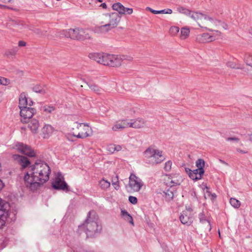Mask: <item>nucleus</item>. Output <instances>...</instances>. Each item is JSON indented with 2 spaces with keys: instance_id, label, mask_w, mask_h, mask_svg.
I'll return each instance as SVG.
<instances>
[{
  "instance_id": "obj_56",
  "label": "nucleus",
  "mask_w": 252,
  "mask_h": 252,
  "mask_svg": "<svg viewBox=\"0 0 252 252\" xmlns=\"http://www.w3.org/2000/svg\"><path fill=\"white\" fill-rule=\"evenodd\" d=\"M160 14H166V9L160 10Z\"/></svg>"
},
{
  "instance_id": "obj_13",
  "label": "nucleus",
  "mask_w": 252,
  "mask_h": 252,
  "mask_svg": "<svg viewBox=\"0 0 252 252\" xmlns=\"http://www.w3.org/2000/svg\"><path fill=\"white\" fill-rule=\"evenodd\" d=\"M35 113L36 110L33 108L29 107L23 108V109L20 110L21 121L23 123L29 122Z\"/></svg>"
},
{
  "instance_id": "obj_20",
  "label": "nucleus",
  "mask_w": 252,
  "mask_h": 252,
  "mask_svg": "<svg viewBox=\"0 0 252 252\" xmlns=\"http://www.w3.org/2000/svg\"><path fill=\"white\" fill-rule=\"evenodd\" d=\"M109 66L119 67L121 65L123 61V56L111 54Z\"/></svg>"
},
{
  "instance_id": "obj_50",
  "label": "nucleus",
  "mask_w": 252,
  "mask_h": 252,
  "mask_svg": "<svg viewBox=\"0 0 252 252\" xmlns=\"http://www.w3.org/2000/svg\"><path fill=\"white\" fill-rule=\"evenodd\" d=\"M185 171H186V173L188 174V175H189L190 174V173L192 171V170H190L189 168H186Z\"/></svg>"
},
{
  "instance_id": "obj_25",
  "label": "nucleus",
  "mask_w": 252,
  "mask_h": 252,
  "mask_svg": "<svg viewBox=\"0 0 252 252\" xmlns=\"http://www.w3.org/2000/svg\"><path fill=\"white\" fill-rule=\"evenodd\" d=\"M190 33V30L189 28L184 27L180 30L179 38L181 40H185L188 38Z\"/></svg>"
},
{
  "instance_id": "obj_44",
  "label": "nucleus",
  "mask_w": 252,
  "mask_h": 252,
  "mask_svg": "<svg viewBox=\"0 0 252 252\" xmlns=\"http://www.w3.org/2000/svg\"><path fill=\"white\" fill-rule=\"evenodd\" d=\"M189 176L190 179L195 181L200 180L201 179V176L200 175L198 176L197 175H195V174H194L192 172L190 173Z\"/></svg>"
},
{
  "instance_id": "obj_19",
  "label": "nucleus",
  "mask_w": 252,
  "mask_h": 252,
  "mask_svg": "<svg viewBox=\"0 0 252 252\" xmlns=\"http://www.w3.org/2000/svg\"><path fill=\"white\" fill-rule=\"evenodd\" d=\"M129 119H123L119 120L112 126V129L114 131L122 130L126 128L130 127Z\"/></svg>"
},
{
  "instance_id": "obj_55",
  "label": "nucleus",
  "mask_w": 252,
  "mask_h": 252,
  "mask_svg": "<svg viewBox=\"0 0 252 252\" xmlns=\"http://www.w3.org/2000/svg\"><path fill=\"white\" fill-rule=\"evenodd\" d=\"M219 161H220V163H222V164H225V165H228V164H227L225 161H224V160H222V159H220V160H219Z\"/></svg>"
},
{
  "instance_id": "obj_4",
  "label": "nucleus",
  "mask_w": 252,
  "mask_h": 252,
  "mask_svg": "<svg viewBox=\"0 0 252 252\" xmlns=\"http://www.w3.org/2000/svg\"><path fill=\"white\" fill-rule=\"evenodd\" d=\"M143 156L146 163L152 166L160 163L165 160L162 151L153 146L147 148L144 152Z\"/></svg>"
},
{
  "instance_id": "obj_9",
  "label": "nucleus",
  "mask_w": 252,
  "mask_h": 252,
  "mask_svg": "<svg viewBox=\"0 0 252 252\" xmlns=\"http://www.w3.org/2000/svg\"><path fill=\"white\" fill-rule=\"evenodd\" d=\"M9 204L0 198V228L5 223V221L9 216Z\"/></svg>"
},
{
  "instance_id": "obj_34",
  "label": "nucleus",
  "mask_w": 252,
  "mask_h": 252,
  "mask_svg": "<svg viewBox=\"0 0 252 252\" xmlns=\"http://www.w3.org/2000/svg\"><path fill=\"white\" fill-rule=\"evenodd\" d=\"M230 203L235 208H239L241 205L240 201L234 198L230 199Z\"/></svg>"
},
{
  "instance_id": "obj_30",
  "label": "nucleus",
  "mask_w": 252,
  "mask_h": 252,
  "mask_svg": "<svg viewBox=\"0 0 252 252\" xmlns=\"http://www.w3.org/2000/svg\"><path fill=\"white\" fill-rule=\"evenodd\" d=\"M134 114V111L131 108H126L124 109L121 113L123 117H130Z\"/></svg>"
},
{
  "instance_id": "obj_15",
  "label": "nucleus",
  "mask_w": 252,
  "mask_h": 252,
  "mask_svg": "<svg viewBox=\"0 0 252 252\" xmlns=\"http://www.w3.org/2000/svg\"><path fill=\"white\" fill-rule=\"evenodd\" d=\"M167 178L166 184L171 187L180 185L183 181L182 176L178 173L168 175Z\"/></svg>"
},
{
  "instance_id": "obj_40",
  "label": "nucleus",
  "mask_w": 252,
  "mask_h": 252,
  "mask_svg": "<svg viewBox=\"0 0 252 252\" xmlns=\"http://www.w3.org/2000/svg\"><path fill=\"white\" fill-rule=\"evenodd\" d=\"M226 65L227 67L231 68L240 69V67H237L236 63L233 61H228L226 63Z\"/></svg>"
},
{
  "instance_id": "obj_17",
  "label": "nucleus",
  "mask_w": 252,
  "mask_h": 252,
  "mask_svg": "<svg viewBox=\"0 0 252 252\" xmlns=\"http://www.w3.org/2000/svg\"><path fill=\"white\" fill-rule=\"evenodd\" d=\"M130 127L134 129L144 128L147 125V121L143 118L138 117L135 119H129Z\"/></svg>"
},
{
  "instance_id": "obj_5",
  "label": "nucleus",
  "mask_w": 252,
  "mask_h": 252,
  "mask_svg": "<svg viewBox=\"0 0 252 252\" xmlns=\"http://www.w3.org/2000/svg\"><path fill=\"white\" fill-rule=\"evenodd\" d=\"M70 132L73 137L80 139L90 137L93 134L92 127L88 124L78 122L72 124Z\"/></svg>"
},
{
  "instance_id": "obj_1",
  "label": "nucleus",
  "mask_w": 252,
  "mask_h": 252,
  "mask_svg": "<svg viewBox=\"0 0 252 252\" xmlns=\"http://www.w3.org/2000/svg\"><path fill=\"white\" fill-rule=\"evenodd\" d=\"M50 173V168L46 163L36 161L24 176L25 185L34 190L49 180Z\"/></svg>"
},
{
  "instance_id": "obj_38",
  "label": "nucleus",
  "mask_w": 252,
  "mask_h": 252,
  "mask_svg": "<svg viewBox=\"0 0 252 252\" xmlns=\"http://www.w3.org/2000/svg\"><path fill=\"white\" fill-rule=\"evenodd\" d=\"M165 198L167 200H170L173 199L174 197V193L172 191L169 189L167 190L166 192H164Z\"/></svg>"
},
{
  "instance_id": "obj_58",
  "label": "nucleus",
  "mask_w": 252,
  "mask_h": 252,
  "mask_svg": "<svg viewBox=\"0 0 252 252\" xmlns=\"http://www.w3.org/2000/svg\"><path fill=\"white\" fill-rule=\"evenodd\" d=\"M249 140L252 142V133L249 135Z\"/></svg>"
},
{
  "instance_id": "obj_39",
  "label": "nucleus",
  "mask_w": 252,
  "mask_h": 252,
  "mask_svg": "<svg viewBox=\"0 0 252 252\" xmlns=\"http://www.w3.org/2000/svg\"><path fill=\"white\" fill-rule=\"evenodd\" d=\"M200 221L202 223H206L208 226H210V222L206 219L205 216L203 213H200L199 215Z\"/></svg>"
},
{
  "instance_id": "obj_49",
  "label": "nucleus",
  "mask_w": 252,
  "mask_h": 252,
  "mask_svg": "<svg viewBox=\"0 0 252 252\" xmlns=\"http://www.w3.org/2000/svg\"><path fill=\"white\" fill-rule=\"evenodd\" d=\"M172 12H173V11H172V9H169V8L166 9V14H171L172 13Z\"/></svg>"
},
{
  "instance_id": "obj_26",
  "label": "nucleus",
  "mask_w": 252,
  "mask_h": 252,
  "mask_svg": "<svg viewBox=\"0 0 252 252\" xmlns=\"http://www.w3.org/2000/svg\"><path fill=\"white\" fill-rule=\"evenodd\" d=\"M98 185L101 189L107 190L110 187L111 183L109 181L102 178L99 181Z\"/></svg>"
},
{
  "instance_id": "obj_12",
  "label": "nucleus",
  "mask_w": 252,
  "mask_h": 252,
  "mask_svg": "<svg viewBox=\"0 0 252 252\" xmlns=\"http://www.w3.org/2000/svg\"><path fill=\"white\" fill-rule=\"evenodd\" d=\"M216 33L211 32L210 33H204L198 34L196 36V40L199 43H207L215 41L218 39L220 35L217 34L218 33L216 32Z\"/></svg>"
},
{
  "instance_id": "obj_3",
  "label": "nucleus",
  "mask_w": 252,
  "mask_h": 252,
  "mask_svg": "<svg viewBox=\"0 0 252 252\" xmlns=\"http://www.w3.org/2000/svg\"><path fill=\"white\" fill-rule=\"evenodd\" d=\"M121 17L118 13H106L100 19V26H96L94 31L97 33H106L116 28L119 24Z\"/></svg>"
},
{
  "instance_id": "obj_57",
  "label": "nucleus",
  "mask_w": 252,
  "mask_h": 252,
  "mask_svg": "<svg viewBox=\"0 0 252 252\" xmlns=\"http://www.w3.org/2000/svg\"><path fill=\"white\" fill-rule=\"evenodd\" d=\"M5 2L11 3L13 2L14 0H3Z\"/></svg>"
},
{
  "instance_id": "obj_41",
  "label": "nucleus",
  "mask_w": 252,
  "mask_h": 252,
  "mask_svg": "<svg viewBox=\"0 0 252 252\" xmlns=\"http://www.w3.org/2000/svg\"><path fill=\"white\" fill-rule=\"evenodd\" d=\"M177 11L179 13H183V14H190V13L192 12H189L188 9H187L182 6L178 7L177 8ZM189 16H190V15H189Z\"/></svg>"
},
{
  "instance_id": "obj_54",
  "label": "nucleus",
  "mask_w": 252,
  "mask_h": 252,
  "mask_svg": "<svg viewBox=\"0 0 252 252\" xmlns=\"http://www.w3.org/2000/svg\"><path fill=\"white\" fill-rule=\"evenodd\" d=\"M238 139L237 138H236V137H230V138H228L227 139V140L229 141V140H234V141H236V140H238Z\"/></svg>"
},
{
  "instance_id": "obj_35",
  "label": "nucleus",
  "mask_w": 252,
  "mask_h": 252,
  "mask_svg": "<svg viewBox=\"0 0 252 252\" xmlns=\"http://www.w3.org/2000/svg\"><path fill=\"white\" fill-rule=\"evenodd\" d=\"M180 31V29L177 26H172L169 29V33L172 36H176Z\"/></svg>"
},
{
  "instance_id": "obj_7",
  "label": "nucleus",
  "mask_w": 252,
  "mask_h": 252,
  "mask_svg": "<svg viewBox=\"0 0 252 252\" xmlns=\"http://www.w3.org/2000/svg\"><path fill=\"white\" fill-rule=\"evenodd\" d=\"M93 213L91 211L89 212L88 218L85 222L79 226L80 229L84 230L88 237L93 236L96 232L101 229V226L99 225L97 219L91 217Z\"/></svg>"
},
{
  "instance_id": "obj_18",
  "label": "nucleus",
  "mask_w": 252,
  "mask_h": 252,
  "mask_svg": "<svg viewBox=\"0 0 252 252\" xmlns=\"http://www.w3.org/2000/svg\"><path fill=\"white\" fill-rule=\"evenodd\" d=\"M33 102L31 99L28 100V98L24 93L20 94L19 98V107L20 110L28 107V105L31 106Z\"/></svg>"
},
{
  "instance_id": "obj_16",
  "label": "nucleus",
  "mask_w": 252,
  "mask_h": 252,
  "mask_svg": "<svg viewBox=\"0 0 252 252\" xmlns=\"http://www.w3.org/2000/svg\"><path fill=\"white\" fill-rule=\"evenodd\" d=\"M112 9L118 12L119 15H130L133 13V9L125 7L120 2H117L113 4Z\"/></svg>"
},
{
  "instance_id": "obj_24",
  "label": "nucleus",
  "mask_w": 252,
  "mask_h": 252,
  "mask_svg": "<svg viewBox=\"0 0 252 252\" xmlns=\"http://www.w3.org/2000/svg\"><path fill=\"white\" fill-rule=\"evenodd\" d=\"M27 123H28V128L32 133H37L39 127V123L38 120L36 119H32Z\"/></svg>"
},
{
  "instance_id": "obj_43",
  "label": "nucleus",
  "mask_w": 252,
  "mask_h": 252,
  "mask_svg": "<svg viewBox=\"0 0 252 252\" xmlns=\"http://www.w3.org/2000/svg\"><path fill=\"white\" fill-rule=\"evenodd\" d=\"M0 85H2L4 86L8 85L10 82V80L6 78L0 77Z\"/></svg>"
},
{
  "instance_id": "obj_27",
  "label": "nucleus",
  "mask_w": 252,
  "mask_h": 252,
  "mask_svg": "<svg viewBox=\"0 0 252 252\" xmlns=\"http://www.w3.org/2000/svg\"><path fill=\"white\" fill-rule=\"evenodd\" d=\"M55 110V108L52 106L44 105L41 107L40 110L45 115L51 114Z\"/></svg>"
},
{
  "instance_id": "obj_48",
  "label": "nucleus",
  "mask_w": 252,
  "mask_h": 252,
  "mask_svg": "<svg viewBox=\"0 0 252 252\" xmlns=\"http://www.w3.org/2000/svg\"><path fill=\"white\" fill-rule=\"evenodd\" d=\"M18 45L19 47H24L26 45V43L24 41L20 40L18 42Z\"/></svg>"
},
{
  "instance_id": "obj_46",
  "label": "nucleus",
  "mask_w": 252,
  "mask_h": 252,
  "mask_svg": "<svg viewBox=\"0 0 252 252\" xmlns=\"http://www.w3.org/2000/svg\"><path fill=\"white\" fill-rule=\"evenodd\" d=\"M191 172L195 174V175H197L198 176L200 175L201 176V178H202V176L203 175V174H200V170H198V168L192 170Z\"/></svg>"
},
{
  "instance_id": "obj_45",
  "label": "nucleus",
  "mask_w": 252,
  "mask_h": 252,
  "mask_svg": "<svg viewBox=\"0 0 252 252\" xmlns=\"http://www.w3.org/2000/svg\"><path fill=\"white\" fill-rule=\"evenodd\" d=\"M128 200L131 203H132L133 204H136L137 203V199L135 196H129Z\"/></svg>"
},
{
  "instance_id": "obj_28",
  "label": "nucleus",
  "mask_w": 252,
  "mask_h": 252,
  "mask_svg": "<svg viewBox=\"0 0 252 252\" xmlns=\"http://www.w3.org/2000/svg\"><path fill=\"white\" fill-rule=\"evenodd\" d=\"M244 62L248 66L252 67V54L249 53H246L244 54L243 58Z\"/></svg>"
},
{
  "instance_id": "obj_53",
  "label": "nucleus",
  "mask_w": 252,
  "mask_h": 252,
  "mask_svg": "<svg viewBox=\"0 0 252 252\" xmlns=\"http://www.w3.org/2000/svg\"><path fill=\"white\" fill-rule=\"evenodd\" d=\"M100 6L102 7L103 9H106L107 5L105 3H103L101 4Z\"/></svg>"
},
{
  "instance_id": "obj_51",
  "label": "nucleus",
  "mask_w": 252,
  "mask_h": 252,
  "mask_svg": "<svg viewBox=\"0 0 252 252\" xmlns=\"http://www.w3.org/2000/svg\"><path fill=\"white\" fill-rule=\"evenodd\" d=\"M237 150L238 152L242 153H244V154H246V153H248V151L247 150L242 151V150H240L239 149H237Z\"/></svg>"
},
{
  "instance_id": "obj_37",
  "label": "nucleus",
  "mask_w": 252,
  "mask_h": 252,
  "mask_svg": "<svg viewBox=\"0 0 252 252\" xmlns=\"http://www.w3.org/2000/svg\"><path fill=\"white\" fill-rule=\"evenodd\" d=\"M33 90L36 93H39L41 94H45L46 93L45 90L42 88L40 85H36L33 88Z\"/></svg>"
},
{
  "instance_id": "obj_29",
  "label": "nucleus",
  "mask_w": 252,
  "mask_h": 252,
  "mask_svg": "<svg viewBox=\"0 0 252 252\" xmlns=\"http://www.w3.org/2000/svg\"><path fill=\"white\" fill-rule=\"evenodd\" d=\"M88 85L92 91L97 94H100L103 92V90L95 84L90 83Z\"/></svg>"
},
{
  "instance_id": "obj_11",
  "label": "nucleus",
  "mask_w": 252,
  "mask_h": 252,
  "mask_svg": "<svg viewBox=\"0 0 252 252\" xmlns=\"http://www.w3.org/2000/svg\"><path fill=\"white\" fill-rule=\"evenodd\" d=\"M144 183L142 180L133 174L129 177L128 186L133 191L138 192L142 188Z\"/></svg>"
},
{
  "instance_id": "obj_2",
  "label": "nucleus",
  "mask_w": 252,
  "mask_h": 252,
  "mask_svg": "<svg viewBox=\"0 0 252 252\" xmlns=\"http://www.w3.org/2000/svg\"><path fill=\"white\" fill-rule=\"evenodd\" d=\"M190 15V17L197 23L201 28L210 32L216 33L217 32V34L221 36V31L228 29V25L225 22L214 17L198 12H191Z\"/></svg>"
},
{
  "instance_id": "obj_59",
  "label": "nucleus",
  "mask_w": 252,
  "mask_h": 252,
  "mask_svg": "<svg viewBox=\"0 0 252 252\" xmlns=\"http://www.w3.org/2000/svg\"><path fill=\"white\" fill-rule=\"evenodd\" d=\"M1 100H2V95H1V93L0 92V102L1 101Z\"/></svg>"
},
{
  "instance_id": "obj_42",
  "label": "nucleus",
  "mask_w": 252,
  "mask_h": 252,
  "mask_svg": "<svg viewBox=\"0 0 252 252\" xmlns=\"http://www.w3.org/2000/svg\"><path fill=\"white\" fill-rule=\"evenodd\" d=\"M172 166V162L170 160L165 163L164 169L166 171H169L171 170Z\"/></svg>"
},
{
  "instance_id": "obj_10",
  "label": "nucleus",
  "mask_w": 252,
  "mask_h": 252,
  "mask_svg": "<svg viewBox=\"0 0 252 252\" xmlns=\"http://www.w3.org/2000/svg\"><path fill=\"white\" fill-rule=\"evenodd\" d=\"M53 188L57 190H62L66 192L69 191L68 186L64 181V178L61 173H58L52 182Z\"/></svg>"
},
{
  "instance_id": "obj_31",
  "label": "nucleus",
  "mask_w": 252,
  "mask_h": 252,
  "mask_svg": "<svg viewBox=\"0 0 252 252\" xmlns=\"http://www.w3.org/2000/svg\"><path fill=\"white\" fill-rule=\"evenodd\" d=\"M195 164L198 170H200V174L204 173V167L205 166V161L202 159H198L196 160Z\"/></svg>"
},
{
  "instance_id": "obj_33",
  "label": "nucleus",
  "mask_w": 252,
  "mask_h": 252,
  "mask_svg": "<svg viewBox=\"0 0 252 252\" xmlns=\"http://www.w3.org/2000/svg\"><path fill=\"white\" fill-rule=\"evenodd\" d=\"M121 213L122 216L125 218V220H126L127 221L132 224H133V219L127 211L125 210H122Z\"/></svg>"
},
{
  "instance_id": "obj_52",
  "label": "nucleus",
  "mask_w": 252,
  "mask_h": 252,
  "mask_svg": "<svg viewBox=\"0 0 252 252\" xmlns=\"http://www.w3.org/2000/svg\"><path fill=\"white\" fill-rule=\"evenodd\" d=\"M4 184L2 183V181L0 179V190L2 189L3 188Z\"/></svg>"
},
{
  "instance_id": "obj_6",
  "label": "nucleus",
  "mask_w": 252,
  "mask_h": 252,
  "mask_svg": "<svg viewBox=\"0 0 252 252\" xmlns=\"http://www.w3.org/2000/svg\"><path fill=\"white\" fill-rule=\"evenodd\" d=\"M63 34L66 37L78 40H84L92 38L91 32L88 30L76 28L63 31Z\"/></svg>"
},
{
  "instance_id": "obj_32",
  "label": "nucleus",
  "mask_w": 252,
  "mask_h": 252,
  "mask_svg": "<svg viewBox=\"0 0 252 252\" xmlns=\"http://www.w3.org/2000/svg\"><path fill=\"white\" fill-rule=\"evenodd\" d=\"M121 147L119 145H116L114 143H110L108 147V150L111 153H113L115 151H119L121 150Z\"/></svg>"
},
{
  "instance_id": "obj_23",
  "label": "nucleus",
  "mask_w": 252,
  "mask_h": 252,
  "mask_svg": "<svg viewBox=\"0 0 252 252\" xmlns=\"http://www.w3.org/2000/svg\"><path fill=\"white\" fill-rule=\"evenodd\" d=\"M12 158L23 168H25L30 164V162L28 158L16 154L13 155L12 156Z\"/></svg>"
},
{
  "instance_id": "obj_14",
  "label": "nucleus",
  "mask_w": 252,
  "mask_h": 252,
  "mask_svg": "<svg viewBox=\"0 0 252 252\" xmlns=\"http://www.w3.org/2000/svg\"><path fill=\"white\" fill-rule=\"evenodd\" d=\"M13 148L29 157H34L35 156L34 151L30 146L24 143H17Z\"/></svg>"
},
{
  "instance_id": "obj_60",
  "label": "nucleus",
  "mask_w": 252,
  "mask_h": 252,
  "mask_svg": "<svg viewBox=\"0 0 252 252\" xmlns=\"http://www.w3.org/2000/svg\"><path fill=\"white\" fill-rule=\"evenodd\" d=\"M98 2H101L102 0H97Z\"/></svg>"
},
{
  "instance_id": "obj_21",
  "label": "nucleus",
  "mask_w": 252,
  "mask_h": 252,
  "mask_svg": "<svg viewBox=\"0 0 252 252\" xmlns=\"http://www.w3.org/2000/svg\"><path fill=\"white\" fill-rule=\"evenodd\" d=\"M181 222L184 224L190 225L193 221L191 212L189 210L183 211L180 217Z\"/></svg>"
},
{
  "instance_id": "obj_22",
  "label": "nucleus",
  "mask_w": 252,
  "mask_h": 252,
  "mask_svg": "<svg viewBox=\"0 0 252 252\" xmlns=\"http://www.w3.org/2000/svg\"><path fill=\"white\" fill-rule=\"evenodd\" d=\"M54 130V127L51 125L45 124L41 128L40 135L44 138H48L52 134Z\"/></svg>"
},
{
  "instance_id": "obj_61",
  "label": "nucleus",
  "mask_w": 252,
  "mask_h": 252,
  "mask_svg": "<svg viewBox=\"0 0 252 252\" xmlns=\"http://www.w3.org/2000/svg\"><path fill=\"white\" fill-rule=\"evenodd\" d=\"M206 189H208V187H206Z\"/></svg>"
},
{
  "instance_id": "obj_36",
  "label": "nucleus",
  "mask_w": 252,
  "mask_h": 252,
  "mask_svg": "<svg viewBox=\"0 0 252 252\" xmlns=\"http://www.w3.org/2000/svg\"><path fill=\"white\" fill-rule=\"evenodd\" d=\"M112 184L114 187L115 189L117 190L119 189L120 185L119 182L118 176H116L114 178H113L112 180Z\"/></svg>"
},
{
  "instance_id": "obj_47",
  "label": "nucleus",
  "mask_w": 252,
  "mask_h": 252,
  "mask_svg": "<svg viewBox=\"0 0 252 252\" xmlns=\"http://www.w3.org/2000/svg\"><path fill=\"white\" fill-rule=\"evenodd\" d=\"M147 8L148 9V10L149 11H150L153 14H160V10H154L150 7H148Z\"/></svg>"
},
{
  "instance_id": "obj_8",
  "label": "nucleus",
  "mask_w": 252,
  "mask_h": 252,
  "mask_svg": "<svg viewBox=\"0 0 252 252\" xmlns=\"http://www.w3.org/2000/svg\"><path fill=\"white\" fill-rule=\"evenodd\" d=\"M111 54L104 53H91L89 58L104 65L109 66Z\"/></svg>"
}]
</instances>
